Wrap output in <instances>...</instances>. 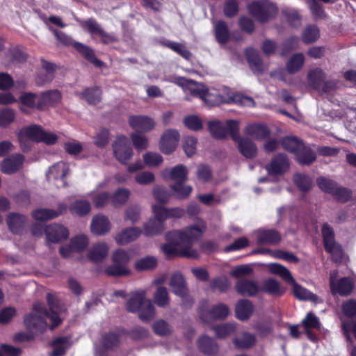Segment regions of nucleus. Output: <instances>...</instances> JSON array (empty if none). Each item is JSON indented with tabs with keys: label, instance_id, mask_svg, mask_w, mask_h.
I'll list each match as a JSON object with an SVG mask.
<instances>
[{
	"label": "nucleus",
	"instance_id": "obj_1",
	"mask_svg": "<svg viewBox=\"0 0 356 356\" xmlns=\"http://www.w3.org/2000/svg\"><path fill=\"white\" fill-rule=\"evenodd\" d=\"M193 95L202 99L209 107L218 106L224 104L236 103L241 105L244 104L245 100L252 101V99L241 94H234L230 97H225L216 90L205 89H195L192 91Z\"/></svg>",
	"mask_w": 356,
	"mask_h": 356
},
{
	"label": "nucleus",
	"instance_id": "obj_2",
	"mask_svg": "<svg viewBox=\"0 0 356 356\" xmlns=\"http://www.w3.org/2000/svg\"><path fill=\"white\" fill-rule=\"evenodd\" d=\"M126 309L131 313L138 312L143 322L150 321L155 316V307L150 300H146L145 291L134 293L127 300Z\"/></svg>",
	"mask_w": 356,
	"mask_h": 356
},
{
	"label": "nucleus",
	"instance_id": "obj_3",
	"mask_svg": "<svg viewBox=\"0 0 356 356\" xmlns=\"http://www.w3.org/2000/svg\"><path fill=\"white\" fill-rule=\"evenodd\" d=\"M227 125L229 129V135L232 140L237 143V147L241 154L248 159L254 158L257 154V147L251 139L241 137L238 121L228 120Z\"/></svg>",
	"mask_w": 356,
	"mask_h": 356
},
{
	"label": "nucleus",
	"instance_id": "obj_4",
	"mask_svg": "<svg viewBox=\"0 0 356 356\" xmlns=\"http://www.w3.org/2000/svg\"><path fill=\"white\" fill-rule=\"evenodd\" d=\"M171 231L165 234V238L167 243L161 247L163 252L168 259L175 257H186L191 259H197L199 253L196 250H188L186 246L178 238L177 236H169Z\"/></svg>",
	"mask_w": 356,
	"mask_h": 356
},
{
	"label": "nucleus",
	"instance_id": "obj_5",
	"mask_svg": "<svg viewBox=\"0 0 356 356\" xmlns=\"http://www.w3.org/2000/svg\"><path fill=\"white\" fill-rule=\"evenodd\" d=\"M248 13L261 24L274 19L278 13L277 6L269 0H255L247 6Z\"/></svg>",
	"mask_w": 356,
	"mask_h": 356
},
{
	"label": "nucleus",
	"instance_id": "obj_6",
	"mask_svg": "<svg viewBox=\"0 0 356 356\" xmlns=\"http://www.w3.org/2000/svg\"><path fill=\"white\" fill-rule=\"evenodd\" d=\"M56 39L65 46L72 45L74 48L88 62L92 63L95 67H102L104 63L97 58L94 50L87 45L81 42H73L72 38L67 35L64 32L50 28Z\"/></svg>",
	"mask_w": 356,
	"mask_h": 356
},
{
	"label": "nucleus",
	"instance_id": "obj_7",
	"mask_svg": "<svg viewBox=\"0 0 356 356\" xmlns=\"http://www.w3.org/2000/svg\"><path fill=\"white\" fill-rule=\"evenodd\" d=\"M321 233L325 250L330 254L333 262L341 263L343 251L341 245L335 241L333 228L328 223L325 222L322 225Z\"/></svg>",
	"mask_w": 356,
	"mask_h": 356
},
{
	"label": "nucleus",
	"instance_id": "obj_8",
	"mask_svg": "<svg viewBox=\"0 0 356 356\" xmlns=\"http://www.w3.org/2000/svg\"><path fill=\"white\" fill-rule=\"evenodd\" d=\"M206 228L205 222L202 221L200 225H190L181 231L172 230L169 236L177 235L184 246H186L188 250H193L192 248L193 243L202 237Z\"/></svg>",
	"mask_w": 356,
	"mask_h": 356
},
{
	"label": "nucleus",
	"instance_id": "obj_9",
	"mask_svg": "<svg viewBox=\"0 0 356 356\" xmlns=\"http://www.w3.org/2000/svg\"><path fill=\"white\" fill-rule=\"evenodd\" d=\"M113 156L122 164H127L133 157L134 152L129 138L118 135L112 143Z\"/></svg>",
	"mask_w": 356,
	"mask_h": 356
},
{
	"label": "nucleus",
	"instance_id": "obj_10",
	"mask_svg": "<svg viewBox=\"0 0 356 356\" xmlns=\"http://www.w3.org/2000/svg\"><path fill=\"white\" fill-rule=\"evenodd\" d=\"M47 301L49 305V309L45 306L40 303H35L33 306V309L38 314L44 315L51 320V324L49 326L51 330L58 327L62 323L59 313L55 309L57 308V302L53 295L47 293Z\"/></svg>",
	"mask_w": 356,
	"mask_h": 356
},
{
	"label": "nucleus",
	"instance_id": "obj_11",
	"mask_svg": "<svg viewBox=\"0 0 356 356\" xmlns=\"http://www.w3.org/2000/svg\"><path fill=\"white\" fill-rule=\"evenodd\" d=\"M25 161L23 154H13L5 158L0 163V170L5 175H11L15 174L22 168Z\"/></svg>",
	"mask_w": 356,
	"mask_h": 356
},
{
	"label": "nucleus",
	"instance_id": "obj_12",
	"mask_svg": "<svg viewBox=\"0 0 356 356\" xmlns=\"http://www.w3.org/2000/svg\"><path fill=\"white\" fill-rule=\"evenodd\" d=\"M179 133L175 129L166 130L161 137L159 148L162 153L169 155L177 148L179 140Z\"/></svg>",
	"mask_w": 356,
	"mask_h": 356
},
{
	"label": "nucleus",
	"instance_id": "obj_13",
	"mask_svg": "<svg viewBox=\"0 0 356 356\" xmlns=\"http://www.w3.org/2000/svg\"><path fill=\"white\" fill-rule=\"evenodd\" d=\"M330 287L333 295L339 294L341 296H348L353 291L354 282L350 277H343L335 280L334 276L331 275L330 277Z\"/></svg>",
	"mask_w": 356,
	"mask_h": 356
},
{
	"label": "nucleus",
	"instance_id": "obj_14",
	"mask_svg": "<svg viewBox=\"0 0 356 356\" xmlns=\"http://www.w3.org/2000/svg\"><path fill=\"white\" fill-rule=\"evenodd\" d=\"M290 163L287 156L278 153L272 158L270 163L266 166V170L270 175H282L289 169Z\"/></svg>",
	"mask_w": 356,
	"mask_h": 356
},
{
	"label": "nucleus",
	"instance_id": "obj_15",
	"mask_svg": "<svg viewBox=\"0 0 356 356\" xmlns=\"http://www.w3.org/2000/svg\"><path fill=\"white\" fill-rule=\"evenodd\" d=\"M62 94L57 89L42 92L37 102V109L43 111L48 107H56L60 104Z\"/></svg>",
	"mask_w": 356,
	"mask_h": 356
},
{
	"label": "nucleus",
	"instance_id": "obj_16",
	"mask_svg": "<svg viewBox=\"0 0 356 356\" xmlns=\"http://www.w3.org/2000/svg\"><path fill=\"white\" fill-rule=\"evenodd\" d=\"M27 217L19 213L10 212L6 217V223L10 232L15 235H22L27 224Z\"/></svg>",
	"mask_w": 356,
	"mask_h": 356
},
{
	"label": "nucleus",
	"instance_id": "obj_17",
	"mask_svg": "<svg viewBox=\"0 0 356 356\" xmlns=\"http://www.w3.org/2000/svg\"><path fill=\"white\" fill-rule=\"evenodd\" d=\"M81 26L90 34H97L101 38L103 44H107L116 41L115 36L110 35L103 30L94 19L82 21Z\"/></svg>",
	"mask_w": 356,
	"mask_h": 356
},
{
	"label": "nucleus",
	"instance_id": "obj_18",
	"mask_svg": "<svg viewBox=\"0 0 356 356\" xmlns=\"http://www.w3.org/2000/svg\"><path fill=\"white\" fill-rule=\"evenodd\" d=\"M129 126L138 133H146L155 126L154 120L147 115H131L128 120Z\"/></svg>",
	"mask_w": 356,
	"mask_h": 356
},
{
	"label": "nucleus",
	"instance_id": "obj_19",
	"mask_svg": "<svg viewBox=\"0 0 356 356\" xmlns=\"http://www.w3.org/2000/svg\"><path fill=\"white\" fill-rule=\"evenodd\" d=\"M67 209V205L64 203H60L58 204L56 210L50 209H37L32 211L31 216L35 220L47 221L58 217L65 212Z\"/></svg>",
	"mask_w": 356,
	"mask_h": 356
},
{
	"label": "nucleus",
	"instance_id": "obj_20",
	"mask_svg": "<svg viewBox=\"0 0 356 356\" xmlns=\"http://www.w3.org/2000/svg\"><path fill=\"white\" fill-rule=\"evenodd\" d=\"M244 132L257 141H264L271 134L270 128L265 123L250 124L245 127Z\"/></svg>",
	"mask_w": 356,
	"mask_h": 356
},
{
	"label": "nucleus",
	"instance_id": "obj_21",
	"mask_svg": "<svg viewBox=\"0 0 356 356\" xmlns=\"http://www.w3.org/2000/svg\"><path fill=\"white\" fill-rule=\"evenodd\" d=\"M44 233L46 234L48 243H57L68 238V229L59 224H53L45 227Z\"/></svg>",
	"mask_w": 356,
	"mask_h": 356
},
{
	"label": "nucleus",
	"instance_id": "obj_22",
	"mask_svg": "<svg viewBox=\"0 0 356 356\" xmlns=\"http://www.w3.org/2000/svg\"><path fill=\"white\" fill-rule=\"evenodd\" d=\"M236 292L242 296L254 297L259 291L257 283L254 280L242 279L235 284Z\"/></svg>",
	"mask_w": 356,
	"mask_h": 356
},
{
	"label": "nucleus",
	"instance_id": "obj_23",
	"mask_svg": "<svg viewBox=\"0 0 356 356\" xmlns=\"http://www.w3.org/2000/svg\"><path fill=\"white\" fill-rule=\"evenodd\" d=\"M257 243L275 245L282 241L281 234L275 229H261L257 232Z\"/></svg>",
	"mask_w": 356,
	"mask_h": 356
},
{
	"label": "nucleus",
	"instance_id": "obj_24",
	"mask_svg": "<svg viewBox=\"0 0 356 356\" xmlns=\"http://www.w3.org/2000/svg\"><path fill=\"white\" fill-rule=\"evenodd\" d=\"M42 314H36L29 313L26 314L24 318V325L28 329H33L39 332H44L46 330L47 323L44 318L41 316Z\"/></svg>",
	"mask_w": 356,
	"mask_h": 356
},
{
	"label": "nucleus",
	"instance_id": "obj_25",
	"mask_svg": "<svg viewBox=\"0 0 356 356\" xmlns=\"http://www.w3.org/2000/svg\"><path fill=\"white\" fill-rule=\"evenodd\" d=\"M197 346L202 353L207 355H216L219 351L218 344L216 340L206 335L198 339Z\"/></svg>",
	"mask_w": 356,
	"mask_h": 356
},
{
	"label": "nucleus",
	"instance_id": "obj_26",
	"mask_svg": "<svg viewBox=\"0 0 356 356\" xmlns=\"http://www.w3.org/2000/svg\"><path fill=\"white\" fill-rule=\"evenodd\" d=\"M102 90L99 86L86 88L77 95L90 105H97L102 101Z\"/></svg>",
	"mask_w": 356,
	"mask_h": 356
},
{
	"label": "nucleus",
	"instance_id": "obj_27",
	"mask_svg": "<svg viewBox=\"0 0 356 356\" xmlns=\"http://www.w3.org/2000/svg\"><path fill=\"white\" fill-rule=\"evenodd\" d=\"M326 79L325 72L320 67L313 68L307 72V79L309 86L318 90Z\"/></svg>",
	"mask_w": 356,
	"mask_h": 356
},
{
	"label": "nucleus",
	"instance_id": "obj_28",
	"mask_svg": "<svg viewBox=\"0 0 356 356\" xmlns=\"http://www.w3.org/2000/svg\"><path fill=\"white\" fill-rule=\"evenodd\" d=\"M90 229L91 232L96 235H104L109 232L111 224L105 216L96 215L92 220Z\"/></svg>",
	"mask_w": 356,
	"mask_h": 356
},
{
	"label": "nucleus",
	"instance_id": "obj_29",
	"mask_svg": "<svg viewBox=\"0 0 356 356\" xmlns=\"http://www.w3.org/2000/svg\"><path fill=\"white\" fill-rule=\"evenodd\" d=\"M254 311V305L248 299L239 300L235 307L236 317L241 321L250 318Z\"/></svg>",
	"mask_w": 356,
	"mask_h": 356
},
{
	"label": "nucleus",
	"instance_id": "obj_30",
	"mask_svg": "<svg viewBox=\"0 0 356 356\" xmlns=\"http://www.w3.org/2000/svg\"><path fill=\"white\" fill-rule=\"evenodd\" d=\"M70 338L69 337H58L50 342L53 348L50 356H64L67 350L70 347Z\"/></svg>",
	"mask_w": 356,
	"mask_h": 356
},
{
	"label": "nucleus",
	"instance_id": "obj_31",
	"mask_svg": "<svg viewBox=\"0 0 356 356\" xmlns=\"http://www.w3.org/2000/svg\"><path fill=\"white\" fill-rule=\"evenodd\" d=\"M141 234V230L137 227H128L122 229L115 237L119 245H125L136 240Z\"/></svg>",
	"mask_w": 356,
	"mask_h": 356
},
{
	"label": "nucleus",
	"instance_id": "obj_32",
	"mask_svg": "<svg viewBox=\"0 0 356 356\" xmlns=\"http://www.w3.org/2000/svg\"><path fill=\"white\" fill-rule=\"evenodd\" d=\"M257 339L253 334L244 332L233 339L232 343L238 350L249 349L254 346Z\"/></svg>",
	"mask_w": 356,
	"mask_h": 356
},
{
	"label": "nucleus",
	"instance_id": "obj_33",
	"mask_svg": "<svg viewBox=\"0 0 356 356\" xmlns=\"http://www.w3.org/2000/svg\"><path fill=\"white\" fill-rule=\"evenodd\" d=\"M170 285L173 293L181 298H184L188 293L186 282L184 276L179 273H174L170 279Z\"/></svg>",
	"mask_w": 356,
	"mask_h": 356
},
{
	"label": "nucleus",
	"instance_id": "obj_34",
	"mask_svg": "<svg viewBox=\"0 0 356 356\" xmlns=\"http://www.w3.org/2000/svg\"><path fill=\"white\" fill-rule=\"evenodd\" d=\"M245 56L250 67L254 74L263 73V60L257 51L253 49H248Z\"/></svg>",
	"mask_w": 356,
	"mask_h": 356
},
{
	"label": "nucleus",
	"instance_id": "obj_35",
	"mask_svg": "<svg viewBox=\"0 0 356 356\" xmlns=\"http://www.w3.org/2000/svg\"><path fill=\"white\" fill-rule=\"evenodd\" d=\"M125 333L126 331L124 329H121L118 332H108L104 334L101 340L103 348L106 350H111L118 346L121 335Z\"/></svg>",
	"mask_w": 356,
	"mask_h": 356
},
{
	"label": "nucleus",
	"instance_id": "obj_36",
	"mask_svg": "<svg viewBox=\"0 0 356 356\" xmlns=\"http://www.w3.org/2000/svg\"><path fill=\"white\" fill-rule=\"evenodd\" d=\"M297 161L302 165H309L316 159V154L310 147L303 144L295 155Z\"/></svg>",
	"mask_w": 356,
	"mask_h": 356
},
{
	"label": "nucleus",
	"instance_id": "obj_37",
	"mask_svg": "<svg viewBox=\"0 0 356 356\" xmlns=\"http://www.w3.org/2000/svg\"><path fill=\"white\" fill-rule=\"evenodd\" d=\"M214 34L216 41L221 44L227 43L230 39V31L227 23L218 20L214 24Z\"/></svg>",
	"mask_w": 356,
	"mask_h": 356
},
{
	"label": "nucleus",
	"instance_id": "obj_38",
	"mask_svg": "<svg viewBox=\"0 0 356 356\" xmlns=\"http://www.w3.org/2000/svg\"><path fill=\"white\" fill-rule=\"evenodd\" d=\"M208 127L211 136L216 139H224L227 134H229L227 121L226 122V126H224L219 120L210 121Z\"/></svg>",
	"mask_w": 356,
	"mask_h": 356
},
{
	"label": "nucleus",
	"instance_id": "obj_39",
	"mask_svg": "<svg viewBox=\"0 0 356 356\" xmlns=\"http://www.w3.org/2000/svg\"><path fill=\"white\" fill-rule=\"evenodd\" d=\"M108 248L106 243H100L92 247L88 253V259L94 262L101 261L107 256Z\"/></svg>",
	"mask_w": 356,
	"mask_h": 356
},
{
	"label": "nucleus",
	"instance_id": "obj_40",
	"mask_svg": "<svg viewBox=\"0 0 356 356\" xmlns=\"http://www.w3.org/2000/svg\"><path fill=\"white\" fill-rule=\"evenodd\" d=\"M303 144L302 140L293 136H285L280 140V145L283 149L293 153L294 155L296 154Z\"/></svg>",
	"mask_w": 356,
	"mask_h": 356
},
{
	"label": "nucleus",
	"instance_id": "obj_41",
	"mask_svg": "<svg viewBox=\"0 0 356 356\" xmlns=\"http://www.w3.org/2000/svg\"><path fill=\"white\" fill-rule=\"evenodd\" d=\"M301 325L304 327L308 337L311 339L312 329L318 330L321 327V323L318 318L312 312L307 314L304 319L301 322Z\"/></svg>",
	"mask_w": 356,
	"mask_h": 356
},
{
	"label": "nucleus",
	"instance_id": "obj_42",
	"mask_svg": "<svg viewBox=\"0 0 356 356\" xmlns=\"http://www.w3.org/2000/svg\"><path fill=\"white\" fill-rule=\"evenodd\" d=\"M38 95L33 92H24L19 97V102L22 104L20 110L25 114H29L28 111L24 108L26 107L29 108H36L37 109V102L38 99Z\"/></svg>",
	"mask_w": 356,
	"mask_h": 356
},
{
	"label": "nucleus",
	"instance_id": "obj_43",
	"mask_svg": "<svg viewBox=\"0 0 356 356\" xmlns=\"http://www.w3.org/2000/svg\"><path fill=\"white\" fill-rule=\"evenodd\" d=\"M305 63V56L302 53H296L286 63V70L289 74L298 72Z\"/></svg>",
	"mask_w": 356,
	"mask_h": 356
},
{
	"label": "nucleus",
	"instance_id": "obj_44",
	"mask_svg": "<svg viewBox=\"0 0 356 356\" xmlns=\"http://www.w3.org/2000/svg\"><path fill=\"white\" fill-rule=\"evenodd\" d=\"M158 260L153 256H147L137 260L134 264V268L137 271L152 270L156 268Z\"/></svg>",
	"mask_w": 356,
	"mask_h": 356
},
{
	"label": "nucleus",
	"instance_id": "obj_45",
	"mask_svg": "<svg viewBox=\"0 0 356 356\" xmlns=\"http://www.w3.org/2000/svg\"><path fill=\"white\" fill-rule=\"evenodd\" d=\"M261 290L266 293L277 296H281L285 292V289L281 287L279 282L270 278L264 282L263 287Z\"/></svg>",
	"mask_w": 356,
	"mask_h": 356
},
{
	"label": "nucleus",
	"instance_id": "obj_46",
	"mask_svg": "<svg viewBox=\"0 0 356 356\" xmlns=\"http://www.w3.org/2000/svg\"><path fill=\"white\" fill-rule=\"evenodd\" d=\"M69 209L72 214L82 217L89 213L91 206L88 201L79 200L73 202Z\"/></svg>",
	"mask_w": 356,
	"mask_h": 356
},
{
	"label": "nucleus",
	"instance_id": "obj_47",
	"mask_svg": "<svg viewBox=\"0 0 356 356\" xmlns=\"http://www.w3.org/2000/svg\"><path fill=\"white\" fill-rule=\"evenodd\" d=\"M129 196V190L120 188L112 195H111V205L115 208L120 207L127 202Z\"/></svg>",
	"mask_w": 356,
	"mask_h": 356
},
{
	"label": "nucleus",
	"instance_id": "obj_48",
	"mask_svg": "<svg viewBox=\"0 0 356 356\" xmlns=\"http://www.w3.org/2000/svg\"><path fill=\"white\" fill-rule=\"evenodd\" d=\"M143 229L146 236H155L163 232L164 224L156 219H151L144 225Z\"/></svg>",
	"mask_w": 356,
	"mask_h": 356
},
{
	"label": "nucleus",
	"instance_id": "obj_49",
	"mask_svg": "<svg viewBox=\"0 0 356 356\" xmlns=\"http://www.w3.org/2000/svg\"><path fill=\"white\" fill-rule=\"evenodd\" d=\"M289 284L293 285V293L296 298L301 300H314L316 299L315 294L296 283L295 280L293 283Z\"/></svg>",
	"mask_w": 356,
	"mask_h": 356
},
{
	"label": "nucleus",
	"instance_id": "obj_50",
	"mask_svg": "<svg viewBox=\"0 0 356 356\" xmlns=\"http://www.w3.org/2000/svg\"><path fill=\"white\" fill-rule=\"evenodd\" d=\"M269 269L272 273L282 277V278L288 284L294 282L293 277L289 270L285 266L280 264L274 263L270 265Z\"/></svg>",
	"mask_w": 356,
	"mask_h": 356
},
{
	"label": "nucleus",
	"instance_id": "obj_51",
	"mask_svg": "<svg viewBox=\"0 0 356 356\" xmlns=\"http://www.w3.org/2000/svg\"><path fill=\"white\" fill-rule=\"evenodd\" d=\"M320 35L319 29L314 24L307 25L302 33V40L305 44H310L316 42Z\"/></svg>",
	"mask_w": 356,
	"mask_h": 356
},
{
	"label": "nucleus",
	"instance_id": "obj_52",
	"mask_svg": "<svg viewBox=\"0 0 356 356\" xmlns=\"http://www.w3.org/2000/svg\"><path fill=\"white\" fill-rule=\"evenodd\" d=\"M293 181L302 192H308L312 187V179L307 175L296 173L293 176Z\"/></svg>",
	"mask_w": 356,
	"mask_h": 356
},
{
	"label": "nucleus",
	"instance_id": "obj_53",
	"mask_svg": "<svg viewBox=\"0 0 356 356\" xmlns=\"http://www.w3.org/2000/svg\"><path fill=\"white\" fill-rule=\"evenodd\" d=\"M184 184V182L175 183L170 186L175 193V197L177 199H187L193 191V188L191 186H185Z\"/></svg>",
	"mask_w": 356,
	"mask_h": 356
},
{
	"label": "nucleus",
	"instance_id": "obj_54",
	"mask_svg": "<svg viewBox=\"0 0 356 356\" xmlns=\"http://www.w3.org/2000/svg\"><path fill=\"white\" fill-rule=\"evenodd\" d=\"M229 314L228 306L223 303L213 305L209 311V315L212 319H225Z\"/></svg>",
	"mask_w": 356,
	"mask_h": 356
},
{
	"label": "nucleus",
	"instance_id": "obj_55",
	"mask_svg": "<svg viewBox=\"0 0 356 356\" xmlns=\"http://www.w3.org/2000/svg\"><path fill=\"white\" fill-rule=\"evenodd\" d=\"M42 131L43 129L40 126L33 124L22 128L20 134L33 141H40Z\"/></svg>",
	"mask_w": 356,
	"mask_h": 356
},
{
	"label": "nucleus",
	"instance_id": "obj_56",
	"mask_svg": "<svg viewBox=\"0 0 356 356\" xmlns=\"http://www.w3.org/2000/svg\"><path fill=\"white\" fill-rule=\"evenodd\" d=\"M316 184L323 192L330 195L334 192L338 185L335 181L322 176L316 179Z\"/></svg>",
	"mask_w": 356,
	"mask_h": 356
},
{
	"label": "nucleus",
	"instance_id": "obj_57",
	"mask_svg": "<svg viewBox=\"0 0 356 356\" xmlns=\"http://www.w3.org/2000/svg\"><path fill=\"white\" fill-rule=\"evenodd\" d=\"M188 170L185 165L179 164L175 165L170 171V178L175 183L185 182L187 180Z\"/></svg>",
	"mask_w": 356,
	"mask_h": 356
},
{
	"label": "nucleus",
	"instance_id": "obj_58",
	"mask_svg": "<svg viewBox=\"0 0 356 356\" xmlns=\"http://www.w3.org/2000/svg\"><path fill=\"white\" fill-rule=\"evenodd\" d=\"M331 195L336 201L346 203L350 200L352 191L348 188L337 185L336 189L334 190Z\"/></svg>",
	"mask_w": 356,
	"mask_h": 356
},
{
	"label": "nucleus",
	"instance_id": "obj_59",
	"mask_svg": "<svg viewBox=\"0 0 356 356\" xmlns=\"http://www.w3.org/2000/svg\"><path fill=\"white\" fill-rule=\"evenodd\" d=\"M154 332L160 337L169 335L172 332L171 326L164 320L160 319L155 321L152 325Z\"/></svg>",
	"mask_w": 356,
	"mask_h": 356
},
{
	"label": "nucleus",
	"instance_id": "obj_60",
	"mask_svg": "<svg viewBox=\"0 0 356 356\" xmlns=\"http://www.w3.org/2000/svg\"><path fill=\"white\" fill-rule=\"evenodd\" d=\"M69 171L68 167L65 163H57L49 168V174L51 175L55 179H64Z\"/></svg>",
	"mask_w": 356,
	"mask_h": 356
},
{
	"label": "nucleus",
	"instance_id": "obj_61",
	"mask_svg": "<svg viewBox=\"0 0 356 356\" xmlns=\"http://www.w3.org/2000/svg\"><path fill=\"white\" fill-rule=\"evenodd\" d=\"M155 303L160 307H165L169 303V296L164 286H159L154 295Z\"/></svg>",
	"mask_w": 356,
	"mask_h": 356
},
{
	"label": "nucleus",
	"instance_id": "obj_62",
	"mask_svg": "<svg viewBox=\"0 0 356 356\" xmlns=\"http://www.w3.org/2000/svg\"><path fill=\"white\" fill-rule=\"evenodd\" d=\"M105 273L113 277H123L129 275L130 271L127 267L113 263V264L106 268Z\"/></svg>",
	"mask_w": 356,
	"mask_h": 356
},
{
	"label": "nucleus",
	"instance_id": "obj_63",
	"mask_svg": "<svg viewBox=\"0 0 356 356\" xmlns=\"http://www.w3.org/2000/svg\"><path fill=\"white\" fill-rule=\"evenodd\" d=\"M70 245L73 251L82 252L88 245V238L84 235L76 236L71 239Z\"/></svg>",
	"mask_w": 356,
	"mask_h": 356
},
{
	"label": "nucleus",
	"instance_id": "obj_64",
	"mask_svg": "<svg viewBox=\"0 0 356 356\" xmlns=\"http://www.w3.org/2000/svg\"><path fill=\"white\" fill-rule=\"evenodd\" d=\"M133 145L138 151H143L148 147L147 138L140 133H132L130 136Z\"/></svg>",
	"mask_w": 356,
	"mask_h": 356
}]
</instances>
